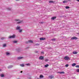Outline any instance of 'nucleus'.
<instances>
[{
	"label": "nucleus",
	"instance_id": "f257e3e1",
	"mask_svg": "<svg viewBox=\"0 0 79 79\" xmlns=\"http://www.w3.org/2000/svg\"><path fill=\"white\" fill-rule=\"evenodd\" d=\"M14 21H15L17 24H21L23 22V21L18 19H15Z\"/></svg>",
	"mask_w": 79,
	"mask_h": 79
},
{
	"label": "nucleus",
	"instance_id": "f03ea898",
	"mask_svg": "<svg viewBox=\"0 0 79 79\" xmlns=\"http://www.w3.org/2000/svg\"><path fill=\"white\" fill-rule=\"evenodd\" d=\"M16 37V35H13L12 36H8V39H14Z\"/></svg>",
	"mask_w": 79,
	"mask_h": 79
},
{
	"label": "nucleus",
	"instance_id": "7ed1b4c3",
	"mask_svg": "<svg viewBox=\"0 0 79 79\" xmlns=\"http://www.w3.org/2000/svg\"><path fill=\"white\" fill-rule=\"evenodd\" d=\"M64 59L65 60H69V56H66L64 57Z\"/></svg>",
	"mask_w": 79,
	"mask_h": 79
},
{
	"label": "nucleus",
	"instance_id": "20e7f679",
	"mask_svg": "<svg viewBox=\"0 0 79 79\" xmlns=\"http://www.w3.org/2000/svg\"><path fill=\"white\" fill-rule=\"evenodd\" d=\"M40 60H44V57L42 56H40Z\"/></svg>",
	"mask_w": 79,
	"mask_h": 79
},
{
	"label": "nucleus",
	"instance_id": "39448f33",
	"mask_svg": "<svg viewBox=\"0 0 79 79\" xmlns=\"http://www.w3.org/2000/svg\"><path fill=\"white\" fill-rule=\"evenodd\" d=\"M6 55L7 56H9V55H10V53L9 52H6Z\"/></svg>",
	"mask_w": 79,
	"mask_h": 79
},
{
	"label": "nucleus",
	"instance_id": "423d86ee",
	"mask_svg": "<svg viewBox=\"0 0 79 79\" xmlns=\"http://www.w3.org/2000/svg\"><path fill=\"white\" fill-rule=\"evenodd\" d=\"M71 40H76L77 39V38L76 37H73L72 38H71Z\"/></svg>",
	"mask_w": 79,
	"mask_h": 79
},
{
	"label": "nucleus",
	"instance_id": "0eeeda50",
	"mask_svg": "<svg viewBox=\"0 0 79 79\" xmlns=\"http://www.w3.org/2000/svg\"><path fill=\"white\" fill-rule=\"evenodd\" d=\"M57 73H60V74H64V72H58Z\"/></svg>",
	"mask_w": 79,
	"mask_h": 79
},
{
	"label": "nucleus",
	"instance_id": "6e6552de",
	"mask_svg": "<svg viewBox=\"0 0 79 79\" xmlns=\"http://www.w3.org/2000/svg\"><path fill=\"white\" fill-rule=\"evenodd\" d=\"M21 29V27L20 26H18L16 28V29L17 30H19V29Z\"/></svg>",
	"mask_w": 79,
	"mask_h": 79
},
{
	"label": "nucleus",
	"instance_id": "1a4fd4ad",
	"mask_svg": "<svg viewBox=\"0 0 79 79\" xmlns=\"http://www.w3.org/2000/svg\"><path fill=\"white\" fill-rule=\"evenodd\" d=\"M28 42H29V43H33V41H32V40H28V42L27 41H26V43H28Z\"/></svg>",
	"mask_w": 79,
	"mask_h": 79
},
{
	"label": "nucleus",
	"instance_id": "9d476101",
	"mask_svg": "<svg viewBox=\"0 0 79 79\" xmlns=\"http://www.w3.org/2000/svg\"><path fill=\"white\" fill-rule=\"evenodd\" d=\"M49 77L50 79H53V78H54V76L52 75H50L49 76Z\"/></svg>",
	"mask_w": 79,
	"mask_h": 79
},
{
	"label": "nucleus",
	"instance_id": "9b49d317",
	"mask_svg": "<svg viewBox=\"0 0 79 79\" xmlns=\"http://www.w3.org/2000/svg\"><path fill=\"white\" fill-rule=\"evenodd\" d=\"M45 38H40V40H45Z\"/></svg>",
	"mask_w": 79,
	"mask_h": 79
},
{
	"label": "nucleus",
	"instance_id": "f8f14e48",
	"mask_svg": "<svg viewBox=\"0 0 79 79\" xmlns=\"http://www.w3.org/2000/svg\"><path fill=\"white\" fill-rule=\"evenodd\" d=\"M18 31L20 32V33H21L22 32H23V29H19L18 30Z\"/></svg>",
	"mask_w": 79,
	"mask_h": 79
},
{
	"label": "nucleus",
	"instance_id": "ddd939ff",
	"mask_svg": "<svg viewBox=\"0 0 79 79\" xmlns=\"http://www.w3.org/2000/svg\"><path fill=\"white\" fill-rule=\"evenodd\" d=\"M56 18V17H53L51 18V19L52 20H54V19H55Z\"/></svg>",
	"mask_w": 79,
	"mask_h": 79
},
{
	"label": "nucleus",
	"instance_id": "4468645a",
	"mask_svg": "<svg viewBox=\"0 0 79 79\" xmlns=\"http://www.w3.org/2000/svg\"><path fill=\"white\" fill-rule=\"evenodd\" d=\"M13 66L12 65H10L8 67V68L9 69L11 68H13Z\"/></svg>",
	"mask_w": 79,
	"mask_h": 79
},
{
	"label": "nucleus",
	"instance_id": "2eb2a0df",
	"mask_svg": "<svg viewBox=\"0 0 79 79\" xmlns=\"http://www.w3.org/2000/svg\"><path fill=\"white\" fill-rule=\"evenodd\" d=\"M73 53L74 55H75L76 54H77V52L74 51V52H73Z\"/></svg>",
	"mask_w": 79,
	"mask_h": 79
},
{
	"label": "nucleus",
	"instance_id": "dca6fc26",
	"mask_svg": "<svg viewBox=\"0 0 79 79\" xmlns=\"http://www.w3.org/2000/svg\"><path fill=\"white\" fill-rule=\"evenodd\" d=\"M76 65V63H73L72 64V66H74Z\"/></svg>",
	"mask_w": 79,
	"mask_h": 79
},
{
	"label": "nucleus",
	"instance_id": "f3484780",
	"mask_svg": "<svg viewBox=\"0 0 79 79\" xmlns=\"http://www.w3.org/2000/svg\"><path fill=\"white\" fill-rule=\"evenodd\" d=\"M44 76L42 75H40V78H44Z\"/></svg>",
	"mask_w": 79,
	"mask_h": 79
},
{
	"label": "nucleus",
	"instance_id": "a211bd4d",
	"mask_svg": "<svg viewBox=\"0 0 79 79\" xmlns=\"http://www.w3.org/2000/svg\"><path fill=\"white\" fill-rule=\"evenodd\" d=\"M49 66V65L47 64L46 65H45V68H47V67H48V66Z\"/></svg>",
	"mask_w": 79,
	"mask_h": 79
},
{
	"label": "nucleus",
	"instance_id": "6ab92c4d",
	"mask_svg": "<svg viewBox=\"0 0 79 79\" xmlns=\"http://www.w3.org/2000/svg\"><path fill=\"white\" fill-rule=\"evenodd\" d=\"M3 46V47H5L6 46V44H4Z\"/></svg>",
	"mask_w": 79,
	"mask_h": 79
},
{
	"label": "nucleus",
	"instance_id": "aec40b11",
	"mask_svg": "<svg viewBox=\"0 0 79 79\" xmlns=\"http://www.w3.org/2000/svg\"><path fill=\"white\" fill-rule=\"evenodd\" d=\"M67 2H68V1L66 0H64L63 1V3H67Z\"/></svg>",
	"mask_w": 79,
	"mask_h": 79
},
{
	"label": "nucleus",
	"instance_id": "412c9836",
	"mask_svg": "<svg viewBox=\"0 0 79 79\" xmlns=\"http://www.w3.org/2000/svg\"><path fill=\"white\" fill-rule=\"evenodd\" d=\"M38 52H39V51L37 50H35V53H37Z\"/></svg>",
	"mask_w": 79,
	"mask_h": 79
},
{
	"label": "nucleus",
	"instance_id": "4be33fe9",
	"mask_svg": "<svg viewBox=\"0 0 79 79\" xmlns=\"http://www.w3.org/2000/svg\"><path fill=\"white\" fill-rule=\"evenodd\" d=\"M54 2L53 1H49V3H54Z\"/></svg>",
	"mask_w": 79,
	"mask_h": 79
},
{
	"label": "nucleus",
	"instance_id": "5701e85b",
	"mask_svg": "<svg viewBox=\"0 0 79 79\" xmlns=\"http://www.w3.org/2000/svg\"><path fill=\"white\" fill-rule=\"evenodd\" d=\"M51 40H52V41H55L56 40V39H55V38H54L53 39H52Z\"/></svg>",
	"mask_w": 79,
	"mask_h": 79
},
{
	"label": "nucleus",
	"instance_id": "b1692460",
	"mask_svg": "<svg viewBox=\"0 0 79 79\" xmlns=\"http://www.w3.org/2000/svg\"><path fill=\"white\" fill-rule=\"evenodd\" d=\"M22 58H23V57H18V60H20V59H22Z\"/></svg>",
	"mask_w": 79,
	"mask_h": 79
},
{
	"label": "nucleus",
	"instance_id": "393cba45",
	"mask_svg": "<svg viewBox=\"0 0 79 79\" xmlns=\"http://www.w3.org/2000/svg\"><path fill=\"white\" fill-rule=\"evenodd\" d=\"M20 66H21V67H24V64H20Z\"/></svg>",
	"mask_w": 79,
	"mask_h": 79
},
{
	"label": "nucleus",
	"instance_id": "a878e982",
	"mask_svg": "<svg viewBox=\"0 0 79 79\" xmlns=\"http://www.w3.org/2000/svg\"><path fill=\"white\" fill-rule=\"evenodd\" d=\"M65 8L66 9H68L69 8V7L68 6H66L65 7Z\"/></svg>",
	"mask_w": 79,
	"mask_h": 79
},
{
	"label": "nucleus",
	"instance_id": "bb28decb",
	"mask_svg": "<svg viewBox=\"0 0 79 79\" xmlns=\"http://www.w3.org/2000/svg\"><path fill=\"white\" fill-rule=\"evenodd\" d=\"M26 65L27 66H30V65H31V64L29 63L26 64Z\"/></svg>",
	"mask_w": 79,
	"mask_h": 79
},
{
	"label": "nucleus",
	"instance_id": "cd10ccee",
	"mask_svg": "<svg viewBox=\"0 0 79 79\" xmlns=\"http://www.w3.org/2000/svg\"><path fill=\"white\" fill-rule=\"evenodd\" d=\"M1 76L2 77H4V75L3 74H1Z\"/></svg>",
	"mask_w": 79,
	"mask_h": 79
},
{
	"label": "nucleus",
	"instance_id": "c85d7f7f",
	"mask_svg": "<svg viewBox=\"0 0 79 79\" xmlns=\"http://www.w3.org/2000/svg\"><path fill=\"white\" fill-rule=\"evenodd\" d=\"M7 10H11V8H7Z\"/></svg>",
	"mask_w": 79,
	"mask_h": 79
},
{
	"label": "nucleus",
	"instance_id": "c756f323",
	"mask_svg": "<svg viewBox=\"0 0 79 79\" xmlns=\"http://www.w3.org/2000/svg\"><path fill=\"white\" fill-rule=\"evenodd\" d=\"M5 38L4 37H2L1 38V40H4V39H5Z\"/></svg>",
	"mask_w": 79,
	"mask_h": 79
},
{
	"label": "nucleus",
	"instance_id": "7c9ffc66",
	"mask_svg": "<svg viewBox=\"0 0 79 79\" xmlns=\"http://www.w3.org/2000/svg\"><path fill=\"white\" fill-rule=\"evenodd\" d=\"M13 43H14L15 44L17 42V41H13Z\"/></svg>",
	"mask_w": 79,
	"mask_h": 79
},
{
	"label": "nucleus",
	"instance_id": "2f4dec72",
	"mask_svg": "<svg viewBox=\"0 0 79 79\" xmlns=\"http://www.w3.org/2000/svg\"><path fill=\"white\" fill-rule=\"evenodd\" d=\"M45 61H48V59H46L45 60Z\"/></svg>",
	"mask_w": 79,
	"mask_h": 79
},
{
	"label": "nucleus",
	"instance_id": "473e14b6",
	"mask_svg": "<svg viewBox=\"0 0 79 79\" xmlns=\"http://www.w3.org/2000/svg\"><path fill=\"white\" fill-rule=\"evenodd\" d=\"M75 67L76 68H79V65H77Z\"/></svg>",
	"mask_w": 79,
	"mask_h": 79
},
{
	"label": "nucleus",
	"instance_id": "72a5a7b5",
	"mask_svg": "<svg viewBox=\"0 0 79 79\" xmlns=\"http://www.w3.org/2000/svg\"><path fill=\"white\" fill-rule=\"evenodd\" d=\"M65 66L66 67H68V66H69V64H66V65H65Z\"/></svg>",
	"mask_w": 79,
	"mask_h": 79
},
{
	"label": "nucleus",
	"instance_id": "f704fd0d",
	"mask_svg": "<svg viewBox=\"0 0 79 79\" xmlns=\"http://www.w3.org/2000/svg\"><path fill=\"white\" fill-rule=\"evenodd\" d=\"M77 73H79V69H78L77 70Z\"/></svg>",
	"mask_w": 79,
	"mask_h": 79
},
{
	"label": "nucleus",
	"instance_id": "c9c22d12",
	"mask_svg": "<svg viewBox=\"0 0 79 79\" xmlns=\"http://www.w3.org/2000/svg\"><path fill=\"white\" fill-rule=\"evenodd\" d=\"M35 45L39 46V44H35Z\"/></svg>",
	"mask_w": 79,
	"mask_h": 79
},
{
	"label": "nucleus",
	"instance_id": "e433bc0d",
	"mask_svg": "<svg viewBox=\"0 0 79 79\" xmlns=\"http://www.w3.org/2000/svg\"><path fill=\"white\" fill-rule=\"evenodd\" d=\"M35 79H39V78L37 77H36Z\"/></svg>",
	"mask_w": 79,
	"mask_h": 79
},
{
	"label": "nucleus",
	"instance_id": "4c0bfd02",
	"mask_svg": "<svg viewBox=\"0 0 79 79\" xmlns=\"http://www.w3.org/2000/svg\"><path fill=\"white\" fill-rule=\"evenodd\" d=\"M44 52H41V54H44Z\"/></svg>",
	"mask_w": 79,
	"mask_h": 79
},
{
	"label": "nucleus",
	"instance_id": "58836bf2",
	"mask_svg": "<svg viewBox=\"0 0 79 79\" xmlns=\"http://www.w3.org/2000/svg\"><path fill=\"white\" fill-rule=\"evenodd\" d=\"M40 23L41 24H43V23H44V22H41V23Z\"/></svg>",
	"mask_w": 79,
	"mask_h": 79
},
{
	"label": "nucleus",
	"instance_id": "ea45409f",
	"mask_svg": "<svg viewBox=\"0 0 79 79\" xmlns=\"http://www.w3.org/2000/svg\"><path fill=\"white\" fill-rule=\"evenodd\" d=\"M16 1H19L20 0H15Z\"/></svg>",
	"mask_w": 79,
	"mask_h": 79
},
{
	"label": "nucleus",
	"instance_id": "a19ab883",
	"mask_svg": "<svg viewBox=\"0 0 79 79\" xmlns=\"http://www.w3.org/2000/svg\"><path fill=\"white\" fill-rule=\"evenodd\" d=\"M20 73H23V71H21V72H20Z\"/></svg>",
	"mask_w": 79,
	"mask_h": 79
},
{
	"label": "nucleus",
	"instance_id": "79ce46f5",
	"mask_svg": "<svg viewBox=\"0 0 79 79\" xmlns=\"http://www.w3.org/2000/svg\"><path fill=\"white\" fill-rule=\"evenodd\" d=\"M77 1H78V2H79V0H77Z\"/></svg>",
	"mask_w": 79,
	"mask_h": 79
},
{
	"label": "nucleus",
	"instance_id": "37998d69",
	"mask_svg": "<svg viewBox=\"0 0 79 79\" xmlns=\"http://www.w3.org/2000/svg\"><path fill=\"white\" fill-rule=\"evenodd\" d=\"M1 71V69H0V71Z\"/></svg>",
	"mask_w": 79,
	"mask_h": 79
},
{
	"label": "nucleus",
	"instance_id": "c03bdc74",
	"mask_svg": "<svg viewBox=\"0 0 79 79\" xmlns=\"http://www.w3.org/2000/svg\"><path fill=\"white\" fill-rule=\"evenodd\" d=\"M17 52H19V51H17Z\"/></svg>",
	"mask_w": 79,
	"mask_h": 79
},
{
	"label": "nucleus",
	"instance_id": "a18cd8bd",
	"mask_svg": "<svg viewBox=\"0 0 79 79\" xmlns=\"http://www.w3.org/2000/svg\"><path fill=\"white\" fill-rule=\"evenodd\" d=\"M39 59H40V57H39Z\"/></svg>",
	"mask_w": 79,
	"mask_h": 79
},
{
	"label": "nucleus",
	"instance_id": "49530a36",
	"mask_svg": "<svg viewBox=\"0 0 79 79\" xmlns=\"http://www.w3.org/2000/svg\"><path fill=\"white\" fill-rule=\"evenodd\" d=\"M17 79H20V78H18Z\"/></svg>",
	"mask_w": 79,
	"mask_h": 79
}]
</instances>
